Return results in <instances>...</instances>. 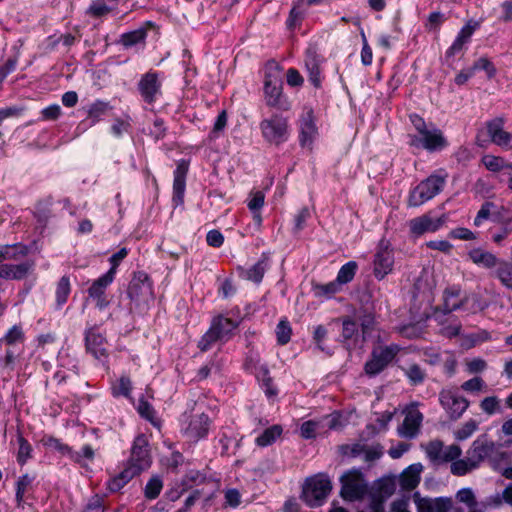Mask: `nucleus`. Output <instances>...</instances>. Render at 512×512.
<instances>
[{"label": "nucleus", "instance_id": "obj_1", "mask_svg": "<svg viewBox=\"0 0 512 512\" xmlns=\"http://www.w3.org/2000/svg\"><path fill=\"white\" fill-rule=\"evenodd\" d=\"M447 174L434 173L414 187L408 198L411 207H418L438 195L444 188Z\"/></svg>", "mask_w": 512, "mask_h": 512}, {"label": "nucleus", "instance_id": "obj_2", "mask_svg": "<svg viewBox=\"0 0 512 512\" xmlns=\"http://www.w3.org/2000/svg\"><path fill=\"white\" fill-rule=\"evenodd\" d=\"M332 490V484L326 474L319 473L306 479L302 499L310 507L323 505Z\"/></svg>", "mask_w": 512, "mask_h": 512}, {"label": "nucleus", "instance_id": "obj_3", "mask_svg": "<svg viewBox=\"0 0 512 512\" xmlns=\"http://www.w3.org/2000/svg\"><path fill=\"white\" fill-rule=\"evenodd\" d=\"M282 90L283 81L280 72L277 69L267 72L264 79L266 104L278 110L287 111L290 109V103Z\"/></svg>", "mask_w": 512, "mask_h": 512}, {"label": "nucleus", "instance_id": "obj_4", "mask_svg": "<svg viewBox=\"0 0 512 512\" xmlns=\"http://www.w3.org/2000/svg\"><path fill=\"white\" fill-rule=\"evenodd\" d=\"M340 495L344 500L355 501L364 498L368 486L363 473L358 469H351L340 477Z\"/></svg>", "mask_w": 512, "mask_h": 512}, {"label": "nucleus", "instance_id": "obj_5", "mask_svg": "<svg viewBox=\"0 0 512 512\" xmlns=\"http://www.w3.org/2000/svg\"><path fill=\"white\" fill-rule=\"evenodd\" d=\"M439 403L451 421L460 419L470 405L469 400L455 388L442 389L439 392Z\"/></svg>", "mask_w": 512, "mask_h": 512}, {"label": "nucleus", "instance_id": "obj_6", "mask_svg": "<svg viewBox=\"0 0 512 512\" xmlns=\"http://www.w3.org/2000/svg\"><path fill=\"white\" fill-rule=\"evenodd\" d=\"M262 136L269 143L279 145L288 140V120L279 114H273L270 118L260 123Z\"/></svg>", "mask_w": 512, "mask_h": 512}, {"label": "nucleus", "instance_id": "obj_7", "mask_svg": "<svg viewBox=\"0 0 512 512\" xmlns=\"http://www.w3.org/2000/svg\"><path fill=\"white\" fill-rule=\"evenodd\" d=\"M399 347L396 345L378 347L372 350L364 365L365 373L372 377L380 374L396 357Z\"/></svg>", "mask_w": 512, "mask_h": 512}, {"label": "nucleus", "instance_id": "obj_8", "mask_svg": "<svg viewBox=\"0 0 512 512\" xmlns=\"http://www.w3.org/2000/svg\"><path fill=\"white\" fill-rule=\"evenodd\" d=\"M448 140L443 132L431 124V129H426L420 135L411 136L410 145L416 148H423L428 152H436L448 146Z\"/></svg>", "mask_w": 512, "mask_h": 512}, {"label": "nucleus", "instance_id": "obj_9", "mask_svg": "<svg viewBox=\"0 0 512 512\" xmlns=\"http://www.w3.org/2000/svg\"><path fill=\"white\" fill-rule=\"evenodd\" d=\"M127 294L131 301L137 304L153 299V287L149 276L143 271L135 272L129 283Z\"/></svg>", "mask_w": 512, "mask_h": 512}, {"label": "nucleus", "instance_id": "obj_10", "mask_svg": "<svg viewBox=\"0 0 512 512\" xmlns=\"http://www.w3.org/2000/svg\"><path fill=\"white\" fill-rule=\"evenodd\" d=\"M443 442L440 440L430 441L426 448L425 452L431 463L434 465H441L444 463L451 462L461 456L462 450L460 446L456 444H452L445 448V456L444 458L440 457V452L443 449Z\"/></svg>", "mask_w": 512, "mask_h": 512}, {"label": "nucleus", "instance_id": "obj_11", "mask_svg": "<svg viewBox=\"0 0 512 512\" xmlns=\"http://www.w3.org/2000/svg\"><path fill=\"white\" fill-rule=\"evenodd\" d=\"M211 420L205 413L192 415L186 426L182 427L183 435L193 442H197L207 436Z\"/></svg>", "mask_w": 512, "mask_h": 512}, {"label": "nucleus", "instance_id": "obj_12", "mask_svg": "<svg viewBox=\"0 0 512 512\" xmlns=\"http://www.w3.org/2000/svg\"><path fill=\"white\" fill-rule=\"evenodd\" d=\"M298 128H299V143H300L301 147L311 148L312 143L318 134V129L315 124V119H314L312 109H307L301 114V116L298 120Z\"/></svg>", "mask_w": 512, "mask_h": 512}, {"label": "nucleus", "instance_id": "obj_13", "mask_svg": "<svg viewBox=\"0 0 512 512\" xmlns=\"http://www.w3.org/2000/svg\"><path fill=\"white\" fill-rule=\"evenodd\" d=\"M112 272H106L104 275L93 281L88 288L89 298L95 301V305L99 310L106 309L110 301L107 299L106 289L113 282Z\"/></svg>", "mask_w": 512, "mask_h": 512}, {"label": "nucleus", "instance_id": "obj_14", "mask_svg": "<svg viewBox=\"0 0 512 512\" xmlns=\"http://www.w3.org/2000/svg\"><path fill=\"white\" fill-rule=\"evenodd\" d=\"M128 464L144 471L151 465V458L148 451V442L143 435L135 438Z\"/></svg>", "mask_w": 512, "mask_h": 512}, {"label": "nucleus", "instance_id": "obj_15", "mask_svg": "<svg viewBox=\"0 0 512 512\" xmlns=\"http://www.w3.org/2000/svg\"><path fill=\"white\" fill-rule=\"evenodd\" d=\"M504 119L494 118L486 123L487 132L491 141L503 149H512V134L503 129Z\"/></svg>", "mask_w": 512, "mask_h": 512}, {"label": "nucleus", "instance_id": "obj_16", "mask_svg": "<svg viewBox=\"0 0 512 512\" xmlns=\"http://www.w3.org/2000/svg\"><path fill=\"white\" fill-rule=\"evenodd\" d=\"M85 346L95 359L102 362L107 359L106 339L95 327L85 332Z\"/></svg>", "mask_w": 512, "mask_h": 512}, {"label": "nucleus", "instance_id": "obj_17", "mask_svg": "<svg viewBox=\"0 0 512 512\" xmlns=\"http://www.w3.org/2000/svg\"><path fill=\"white\" fill-rule=\"evenodd\" d=\"M480 21L470 19L459 31L456 39L446 51V58H451L462 52L464 46L469 43L473 33L480 27Z\"/></svg>", "mask_w": 512, "mask_h": 512}, {"label": "nucleus", "instance_id": "obj_18", "mask_svg": "<svg viewBox=\"0 0 512 512\" xmlns=\"http://www.w3.org/2000/svg\"><path fill=\"white\" fill-rule=\"evenodd\" d=\"M495 451V443L488 440L486 435H481L473 441L471 447L467 451V455L470 456L474 464L478 467L483 460L491 457Z\"/></svg>", "mask_w": 512, "mask_h": 512}, {"label": "nucleus", "instance_id": "obj_19", "mask_svg": "<svg viewBox=\"0 0 512 512\" xmlns=\"http://www.w3.org/2000/svg\"><path fill=\"white\" fill-rule=\"evenodd\" d=\"M304 63L308 72L309 81L315 88H320L322 83L320 67L322 59L315 47H309L306 50Z\"/></svg>", "mask_w": 512, "mask_h": 512}, {"label": "nucleus", "instance_id": "obj_20", "mask_svg": "<svg viewBox=\"0 0 512 512\" xmlns=\"http://www.w3.org/2000/svg\"><path fill=\"white\" fill-rule=\"evenodd\" d=\"M445 222L443 217L433 218L429 214L413 218L409 222L410 231L415 236L437 231Z\"/></svg>", "mask_w": 512, "mask_h": 512}, {"label": "nucleus", "instance_id": "obj_21", "mask_svg": "<svg viewBox=\"0 0 512 512\" xmlns=\"http://www.w3.org/2000/svg\"><path fill=\"white\" fill-rule=\"evenodd\" d=\"M394 264V255L392 250H390L387 246L380 247L374 256V275L377 279L382 280L386 275H388L392 269Z\"/></svg>", "mask_w": 512, "mask_h": 512}, {"label": "nucleus", "instance_id": "obj_22", "mask_svg": "<svg viewBox=\"0 0 512 512\" xmlns=\"http://www.w3.org/2000/svg\"><path fill=\"white\" fill-rule=\"evenodd\" d=\"M160 88L161 84L158 81V76L153 72L144 74L138 83L139 92L147 103L155 101L156 96L160 93Z\"/></svg>", "mask_w": 512, "mask_h": 512}, {"label": "nucleus", "instance_id": "obj_23", "mask_svg": "<svg viewBox=\"0 0 512 512\" xmlns=\"http://www.w3.org/2000/svg\"><path fill=\"white\" fill-rule=\"evenodd\" d=\"M188 163L181 160L174 171L173 181V202L176 205H180L184 201V194L186 188V176L188 173Z\"/></svg>", "mask_w": 512, "mask_h": 512}, {"label": "nucleus", "instance_id": "obj_24", "mask_svg": "<svg viewBox=\"0 0 512 512\" xmlns=\"http://www.w3.org/2000/svg\"><path fill=\"white\" fill-rule=\"evenodd\" d=\"M245 367L255 374L268 397L275 396L277 394V390L273 387V381L269 375V370L265 365L253 363V359L250 358L246 361Z\"/></svg>", "mask_w": 512, "mask_h": 512}, {"label": "nucleus", "instance_id": "obj_25", "mask_svg": "<svg viewBox=\"0 0 512 512\" xmlns=\"http://www.w3.org/2000/svg\"><path fill=\"white\" fill-rule=\"evenodd\" d=\"M423 416L417 411H410L405 416L402 425L399 427L398 432L400 436L405 438H414L419 430Z\"/></svg>", "mask_w": 512, "mask_h": 512}, {"label": "nucleus", "instance_id": "obj_26", "mask_svg": "<svg viewBox=\"0 0 512 512\" xmlns=\"http://www.w3.org/2000/svg\"><path fill=\"white\" fill-rule=\"evenodd\" d=\"M238 322L230 318L219 315L212 320L211 328L215 331L220 341H227L232 336L233 331L238 327Z\"/></svg>", "mask_w": 512, "mask_h": 512}, {"label": "nucleus", "instance_id": "obj_27", "mask_svg": "<svg viewBox=\"0 0 512 512\" xmlns=\"http://www.w3.org/2000/svg\"><path fill=\"white\" fill-rule=\"evenodd\" d=\"M460 288L457 286L448 287L443 292V304L441 310L444 314H449L453 311L462 309L463 298L458 299L460 296Z\"/></svg>", "mask_w": 512, "mask_h": 512}, {"label": "nucleus", "instance_id": "obj_28", "mask_svg": "<svg viewBox=\"0 0 512 512\" xmlns=\"http://www.w3.org/2000/svg\"><path fill=\"white\" fill-rule=\"evenodd\" d=\"M422 471L421 464H412L407 467L400 475L399 482L403 490L411 491L416 488L420 482Z\"/></svg>", "mask_w": 512, "mask_h": 512}, {"label": "nucleus", "instance_id": "obj_29", "mask_svg": "<svg viewBox=\"0 0 512 512\" xmlns=\"http://www.w3.org/2000/svg\"><path fill=\"white\" fill-rule=\"evenodd\" d=\"M468 255L474 264L483 266L487 269L497 266L501 261L493 253L480 248L472 249Z\"/></svg>", "mask_w": 512, "mask_h": 512}, {"label": "nucleus", "instance_id": "obj_30", "mask_svg": "<svg viewBox=\"0 0 512 512\" xmlns=\"http://www.w3.org/2000/svg\"><path fill=\"white\" fill-rule=\"evenodd\" d=\"M359 336L358 325L356 321L351 319L350 317H345L342 319V332L341 338L342 343L347 349H350L351 341H356Z\"/></svg>", "mask_w": 512, "mask_h": 512}, {"label": "nucleus", "instance_id": "obj_31", "mask_svg": "<svg viewBox=\"0 0 512 512\" xmlns=\"http://www.w3.org/2000/svg\"><path fill=\"white\" fill-rule=\"evenodd\" d=\"M28 254V247L23 244L0 246V264L5 260H18Z\"/></svg>", "mask_w": 512, "mask_h": 512}, {"label": "nucleus", "instance_id": "obj_32", "mask_svg": "<svg viewBox=\"0 0 512 512\" xmlns=\"http://www.w3.org/2000/svg\"><path fill=\"white\" fill-rule=\"evenodd\" d=\"M25 335L21 325L12 326L7 333L0 339L1 344H5L8 347H15L19 344H23Z\"/></svg>", "mask_w": 512, "mask_h": 512}, {"label": "nucleus", "instance_id": "obj_33", "mask_svg": "<svg viewBox=\"0 0 512 512\" xmlns=\"http://www.w3.org/2000/svg\"><path fill=\"white\" fill-rule=\"evenodd\" d=\"M489 306L488 302L484 300L479 294L472 293L463 297L462 309L469 311L470 313H477L485 310Z\"/></svg>", "mask_w": 512, "mask_h": 512}, {"label": "nucleus", "instance_id": "obj_34", "mask_svg": "<svg viewBox=\"0 0 512 512\" xmlns=\"http://www.w3.org/2000/svg\"><path fill=\"white\" fill-rule=\"evenodd\" d=\"M282 427L280 425H273L265 429L255 440L256 444L260 447H266L276 441L282 434Z\"/></svg>", "mask_w": 512, "mask_h": 512}, {"label": "nucleus", "instance_id": "obj_35", "mask_svg": "<svg viewBox=\"0 0 512 512\" xmlns=\"http://www.w3.org/2000/svg\"><path fill=\"white\" fill-rule=\"evenodd\" d=\"M495 275L503 286L512 290V263L501 260L497 265Z\"/></svg>", "mask_w": 512, "mask_h": 512}, {"label": "nucleus", "instance_id": "obj_36", "mask_svg": "<svg viewBox=\"0 0 512 512\" xmlns=\"http://www.w3.org/2000/svg\"><path fill=\"white\" fill-rule=\"evenodd\" d=\"M451 473L456 476H463L477 468L469 455L466 459H455L451 461Z\"/></svg>", "mask_w": 512, "mask_h": 512}, {"label": "nucleus", "instance_id": "obj_37", "mask_svg": "<svg viewBox=\"0 0 512 512\" xmlns=\"http://www.w3.org/2000/svg\"><path fill=\"white\" fill-rule=\"evenodd\" d=\"M71 292V285L69 277L63 276L57 283L55 296H56V304L60 308L62 307L68 299V296Z\"/></svg>", "mask_w": 512, "mask_h": 512}, {"label": "nucleus", "instance_id": "obj_38", "mask_svg": "<svg viewBox=\"0 0 512 512\" xmlns=\"http://www.w3.org/2000/svg\"><path fill=\"white\" fill-rule=\"evenodd\" d=\"M110 109L109 102H105L102 100H97L92 103L88 108V118H90L91 124L90 126L95 125L106 112Z\"/></svg>", "mask_w": 512, "mask_h": 512}, {"label": "nucleus", "instance_id": "obj_39", "mask_svg": "<svg viewBox=\"0 0 512 512\" xmlns=\"http://www.w3.org/2000/svg\"><path fill=\"white\" fill-rule=\"evenodd\" d=\"M267 268V261L265 259L259 260L249 269L243 271L246 279L253 281L255 283H260L264 276V273Z\"/></svg>", "mask_w": 512, "mask_h": 512}, {"label": "nucleus", "instance_id": "obj_40", "mask_svg": "<svg viewBox=\"0 0 512 512\" xmlns=\"http://www.w3.org/2000/svg\"><path fill=\"white\" fill-rule=\"evenodd\" d=\"M147 36V32L145 29H137L134 31H130L121 35L120 43L126 47H132L138 43H142L145 41Z\"/></svg>", "mask_w": 512, "mask_h": 512}, {"label": "nucleus", "instance_id": "obj_41", "mask_svg": "<svg viewBox=\"0 0 512 512\" xmlns=\"http://www.w3.org/2000/svg\"><path fill=\"white\" fill-rule=\"evenodd\" d=\"M35 268L33 260H26L19 264H12V278L13 280H23L30 275Z\"/></svg>", "mask_w": 512, "mask_h": 512}, {"label": "nucleus", "instance_id": "obj_42", "mask_svg": "<svg viewBox=\"0 0 512 512\" xmlns=\"http://www.w3.org/2000/svg\"><path fill=\"white\" fill-rule=\"evenodd\" d=\"M359 323L361 327L362 340L366 341V339L371 336V333L375 328V317L371 312L365 311L359 316Z\"/></svg>", "mask_w": 512, "mask_h": 512}, {"label": "nucleus", "instance_id": "obj_43", "mask_svg": "<svg viewBox=\"0 0 512 512\" xmlns=\"http://www.w3.org/2000/svg\"><path fill=\"white\" fill-rule=\"evenodd\" d=\"M358 265L355 261H349L338 271L336 279L341 285L351 282L356 274Z\"/></svg>", "mask_w": 512, "mask_h": 512}, {"label": "nucleus", "instance_id": "obj_44", "mask_svg": "<svg viewBox=\"0 0 512 512\" xmlns=\"http://www.w3.org/2000/svg\"><path fill=\"white\" fill-rule=\"evenodd\" d=\"M163 488L162 479L159 476H153L147 482L144 488V495L147 499H156Z\"/></svg>", "mask_w": 512, "mask_h": 512}, {"label": "nucleus", "instance_id": "obj_45", "mask_svg": "<svg viewBox=\"0 0 512 512\" xmlns=\"http://www.w3.org/2000/svg\"><path fill=\"white\" fill-rule=\"evenodd\" d=\"M304 13V0H295L289 13L287 26L289 28H293L297 22H300L303 19Z\"/></svg>", "mask_w": 512, "mask_h": 512}, {"label": "nucleus", "instance_id": "obj_46", "mask_svg": "<svg viewBox=\"0 0 512 512\" xmlns=\"http://www.w3.org/2000/svg\"><path fill=\"white\" fill-rule=\"evenodd\" d=\"M275 332L278 344L285 345L290 341L292 329L290 323L286 319L279 321Z\"/></svg>", "mask_w": 512, "mask_h": 512}, {"label": "nucleus", "instance_id": "obj_47", "mask_svg": "<svg viewBox=\"0 0 512 512\" xmlns=\"http://www.w3.org/2000/svg\"><path fill=\"white\" fill-rule=\"evenodd\" d=\"M478 428V422L474 419H469L460 428L454 432L457 440L462 441L469 438Z\"/></svg>", "mask_w": 512, "mask_h": 512}, {"label": "nucleus", "instance_id": "obj_48", "mask_svg": "<svg viewBox=\"0 0 512 512\" xmlns=\"http://www.w3.org/2000/svg\"><path fill=\"white\" fill-rule=\"evenodd\" d=\"M404 372L413 385L420 384L425 379V372L418 364H411Z\"/></svg>", "mask_w": 512, "mask_h": 512}, {"label": "nucleus", "instance_id": "obj_49", "mask_svg": "<svg viewBox=\"0 0 512 512\" xmlns=\"http://www.w3.org/2000/svg\"><path fill=\"white\" fill-rule=\"evenodd\" d=\"M18 444L19 449L17 454V461L19 464L23 465L31 457L32 447L29 442L21 435L18 436Z\"/></svg>", "mask_w": 512, "mask_h": 512}, {"label": "nucleus", "instance_id": "obj_50", "mask_svg": "<svg viewBox=\"0 0 512 512\" xmlns=\"http://www.w3.org/2000/svg\"><path fill=\"white\" fill-rule=\"evenodd\" d=\"M264 194L261 191H257L253 194L251 199L248 201V208L255 213L254 218L257 219L258 222H261V216L259 214V210L262 208L264 204Z\"/></svg>", "mask_w": 512, "mask_h": 512}, {"label": "nucleus", "instance_id": "obj_51", "mask_svg": "<svg viewBox=\"0 0 512 512\" xmlns=\"http://www.w3.org/2000/svg\"><path fill=\"white\" fill-rule=\"evenodd\" d=\"M456 499L459 502L466 504L470 509L477 506L476 497L471 488L460 489L456 494Z\"/></svg>", "mask_w": 512, "mask_h": 512}, {"label": "nucleus", "instance_id": "obj_52", "mask_svg": "<svg viewBox=\"0 0 512 512\" xmlns=\"http://www.w3.org/2000/svg\"><path fill=\"white\" fill-rule=\"evenodd\" d=\"M220 341L215 331L210 327L198 342V348L205 352L212 348L213 344Z\"/></svg>", "mask_w": 512, "mask_h": 512}, {"label": "nucleus", "instance_id": "obj_53", "mask_svg": "<svg viewBox=\"0 0 512 512\" xmlns=\"http://www.w3.org/2000/svg\"><path fill=\"white\" fill-rule=\"evenodd\" d=\"M480 408L488 415L495 414L500 408V401L496 396H489L480 402Z\"/></svg>", "mask_w": 512, "mask_h": 512}, {"label": "nucleus", "instance_id": "obj_54", "mask_svg": "<svg viewBox=\"0 0 512 512\" xmlns=\"http://www.w3.org/2000/svg\"><path fill=\"white\" fill-rule=\"evenodd\" d=\"M341 284L335 279L327 284H321L316 286L317 294L330 297L341 290Z\"/></svg>", "mask_w": 512, "mask_h": 512}, {"label": "nucleus", "instance_id": "obj_55", "mask_svg": "<svg viewBox=\"0 0 512 512\" xmlns=\"http://www.w3.org/2000/svg\"><path fill=\"white\" fill-rule=\"evenodd\" d=\"M485 387H486V384L481 377L471 378V379L465 381L464 383H462V385H461L462 390H464L466 392H470V393L482 391Z\"/></svg>", "mask_w": 512, "mask_h": 512}, {"label": "nucleus", "instance_id": "obj_56", "mask_svg": "<svg viewBox=\"0 0 512 512\" xmlns=\"http://www.w3.org/2000/svg\"><path fill=\"white\" fill-rule=\"evenodd\" d=\"M496 205L493 202L485 201L482 205L480 210L478 211L475 219H474V225L480 226L484 220H487L490 215L492 209H494Z\"/></svg>", "mask_w": 512, "mask_h": 512}, {"label": "nucleus", "instance_id": "obj_57", "mask_svg": "<svg viewBox=\"0 0 512 512\" xmlns=\"http://www.w3.org/2000/svg\"><path fill=\"white\" fill-rule=\"evenodd\" d=\"M137 411L141 417L153 423L155 416V410L153 406L144 398L139 399Z\"/></svg>", "mask_w": 512, "mask_h": 512}, {"label": "nucleus", "instance_id": "obj_58", "mask_svg": "<svg viewBox=\"0 0 512 512\" xmlns=\"http://www.w3.org/2000/svg\"><path fill=\"white\" fill-rule=\"evenodd\" d=\"M471 69H472L473 73L476 70H484V71H486L489 78H492L496 73V69H495L493 63L485 57H481L477 61H475L474 65Z\"/></svg>", "mask_w": 512, "mask_h": 512}, {"label": "nucleus", "instance_id": "obj_59", "mask_svg": "<svg viewBox=\"0 0 512 512\" xmlns=\"http://www.w3.org/2000/svg\"><path fill=\"white\" fill-rule=\"evenodd\" d=\"M432 510L434 512H449L452 508V500L451 498L439 497L435 499H428Z\"/></svg>", "mask_w": 512, "mask_h": 512}, {"label": "nucleus", "instance_id": "obj_60", "mask_svg": "<svg viewBox=\"0 0 512 512\" xmlns=\"http://www.w3.org/2000/svg\"><path fill=\"white\" fill-rule=\"evenodd\" d=\"M482 162L484 166L492 172H498L501 169H503V159L500 157L492 156V155H486L483 157Z\"/></svg>", "mask_w": 512, "mask_h": 512}, {"label": "nucleus", "instance_id": "obj_61", "mask_svg": "<svg viewBox=\"0 0 512 512\" xmlns=\"http://www.w3.org/2000/svg\"><path fill=\"white\" fill-rule=\"evenodd\" d=\"M104 498L98 494L92 496L83 512H104Z\"/></svg>", "mask_w": 512, "mask_h": 512}, {"label": "nucleus", "instance_id": "obj_62", "mask_svg": "<svg viewBox=\"0 0 512 512\" xmlns=\"http://www.w3.org/2000/svg\"><path fill=\"white\" fill-rule=\"evenodd\" d=\"M377 489L381 495L391 496L396 489L395 481L391 478H383L379 480Z\"/></svg>", "mask_w": 512, "mask_h": 512}, {"label": "nucleus", "instance_id": "obj_63", "mask_svg": "<svg viewBox=\"0 0 512 512\" xmlns=\"http://www.w3.org/2000/svg\"><path fill=\"white\" fill-rule=\"evenodd\" d=\"M310 218V211L307 207H303L295 216L294 219V232H300L306 224V221Z\"/></svg>", "mask_w": 512, "mask_h": 512}, {"label": "nucleus", "instance_id": "obj_64", "mask_svg": "<svg viewBox=\"0 0 512 512\" xmlns=\"http://www.w3.org/2000/svg\"><path fill=\"white\" fill-rule=\"evenodd\" d=\"M206 242L211 247L219 248L224 243V236L219 230L213 229L207 233Z\"/></svg>", "mask_w": 512, "mask_h": 512}]
</instances>
